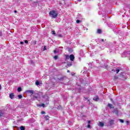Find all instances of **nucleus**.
<instances>
[{"label": "nucleus", "instance_id": "obj_29", "mask_svg": "<svg viewBox=\"0 0 130 130\" xmlns=\"http://www.w3.org/2000/svg\"><path fill=\"white\" fill-rule=\"evenodd\" d=\"M116 71L117 72V74H118V73H119V69H116Z\"/></svg>", "mask_w": 130, "mask_h": 130}, {"label": "nucleus", "instance_id": "obj_9", "mask_svg": "<svg viewBox=\"0 0 130 130\" xmlns=\"http://www.w3.org/2000/svg\"><path fill=\"white\" fill-rule=\"evenodd\" d=\"M113 112L114 113H115L116 115L118 116V110H117V109H115L113 110Z\"/></svg>", "mask_w": 130, "mask_h": 130}, {"label": "nucleus", "instance_id": "obj_43", "mask_svg": "<svg viewBox=\"0 0 130 130\" xmlns=\"http://www.w3.org/2000/svg\"><path fill=\"white\" fill-rule=\"evenodd\" d=\"M129 122H128V121H126V123H129Z\"/></svg>", "mask_w": 130, "mask_h": 130}, {"label": "nucleus", "instance_id": "obj_54", "mask_svg": "<svg viewBox=\"0 0 130 130\" xmlns=\"http://www.w3.org/2000/svg\"><path fill=\"white\" fill-rule=\"evenodd\" d=\"M85 99H87V98H85Z\"/></svg>", "mask_w": 130, "mask_h": 130}, {"label": "nucleus", "instance_id": "obj_33", "mask_svg": "<svg viewBox=\"0 0 130 130\" xmlns=\"http://www.w3.org/2000/svg\"><path fill=\"white\" fill-rule=\"evenodd\" d=\"M25 43H26V44H28V41L27 40H25L24 41Z\"/></svg>", "mask_w": 130, "mask_h": 130}, {"label": "nucleus", "instance_id": "obj_6", "mask_svg": "<svg viewBox=\"0 0 130 130\" xmlns=\"http://www.w3.org/2000/svg\"><path fill=\"white\" fill-rule=\"evenodd\" d=\"M4 114H5V111L0 110V118H1V117H3V116H4Z\"/></svg>", "mask_w": 130, "mask_h": 130}, {"label": "nucleus", "instance_id": "obj_40", "mask_svg": "<svg viewBox=\"0 0 130 130\" xmlns=\"http://www.w3.org/2000/svg\"><path fill=\"white\" fill-rule=\"evenodd\" d=\"M34 44H36V41L34 42Z\"/></svg>", "mask_w": 130, "mask_h": 130}, {"label": "nucleus", "instance_id": "obj_34", "mask_svg": "<svg viewBox=\"0 0 130 130\" xmlns=\"http://www.w3.org/2000/svg\"><path fill=\"white\" fill-rule=\"evenodd\" d=\"M20 44H21V45H23V44H24V42H20Z\"/></svg>", "mask_w": 130, "mask_h": 130}, {"label": "nucleus", "instance_id": "obj_15", "mask_svg": "<svg viewBox=\"0 0 130 130\" xmlns=\"http://www.w3.org/2000/svg\"><path fill=\"white\" fill-rule=\"evenodd\" d=\"M45 119L46 120H48L49 119V116L46 115L45 116Z\"/></svg>", "mask_w": 130, "mask_h": 130}, {"label": "nucleus", "instance_id": "obj_51", "mask_svg": "<svg viewBox=\"0 0 130 130\" xmlns=\"http://www.w3.org/2000/svg\"><path fill=\"white\" fill-rule=\"evenodd\" d=\"M110 52H112V51H110Z\"/></svg>", "mask_w": 130, "mask_h": 130}, {"label": "nucleus", "instance_id": "obj_7", "mask_svg": "<svg viewBox=\"0 0 130 130\" xmlns=\"http://www.w3.org/2000/svg\"><path fill=\"white\" fill-rule=\"evenodd\" d=\"M75 59V56L73 54L70 55V60L71 61H74V60Z\"/></svg>", "mask_w": 130, "mask_h": 130}, {"label": "nucleus", "instance_id": "obj_50", "mask_svg": "<svg viewBox=\"0 0 130 130\" xmlns=\"http://www.w3.org/2000/svg\"><path fill=\"white\" fill-rule=\"evenodd\" d=\"M98 6H100V4H99Z\"/></svg>", "mask_w": 130, "mask_h": 130}, {"label": "nucleus", "instance_id": "obj_18", "mask_svg": "<svg viewBox=\"0 0 130 130\" xmlns=\"http://www.w3.org/2000/svg\"><path fill=\"white\" fill-rule=\"evenodd\" d=\"M17 91H18V92H21V91H22V88H21V87H18V88H17Z\"/></svg>", "mask_w": 130, "mask_h": 130}, {"label": "nucleus", "instance_id": "obj_27", "mask_svg": "<svg viewBox=\"0 0 130 130\" xmlns=\"http://www.w3.org/2000/svg\"><path fill=\"white\" fill-rule=\"evenodd\" d=\"M57 35H58V37H60V38L62 37V35H61L60 34H58Z\"/></svg>", "mask_w": 130, "mask_h": 130}, {"label": "nucleus", "instance_id": "obj_22", "mask_svg": "<svg viewBox=\"0 0 130 130\" xmlns=\"http://www.w3.org/2000/svg\"><path fill=\"white\" fill-rule=\"evenodd\" d=\"M59 81H61V82H62V81H63V77H61L60 78H58Z\"/></svg>", "mask_w": 130, "mask_h": 130}, {"label": "nucleus", "instance_id": "obj_16", "mask_svg": "<svg viewBox=\"0 0 130 130\" xmlns=\"http://www.w3.org/2000/svg\"><path fill=\"white\" fill-rule=\"evenodd\" d=\"M80 55L81 56H84V52H83V50L80 51Z\"/></svg>", "mask_w": 130, "mask_h": 130}, {"label": "nucleus", "instance_id": "obj_37", "mask_svg": "<svg viewBox=\"0 0 130 130\" xmlns=\"http://www.w3.org/2000/svg\"><path fill=\"white\" fill-rule=\"evenodd\" d=\"M128 56H129V59H130V53L128 54Z\"/></svg>", "mask_w": 130, "mask_h": 130}, {"label": "nucleus", "instance_id": "obj_20", "mask_svg": "<svg viewBox=\"0 0 130 130\" xmlns=\"http://www.w3.org/2000/svg\"><path fill=\"white\" fill-rule=\"evenodd\" d=\"M66 57V59H70V55H67Z\"/></svg>", "mask_w": 130, "mask_h": 130}, {"label": "nucleus", "instance_id": "obj_14", "mask_svg": "<svg viewBox=\"0 0 130 130\" xmlns=\"http://www.w3.org/2000/svg\"><path fill=\"white\" fill-rule=\"evenodd\" d=\"M108 107H110V108H113V105L111 104H108Z\"/></svg>", "mask_w": 130, "mask_h": 130}, {"label": "nucleus", "instance_id": "obj_44", "mask_svg": "<svg viewBox=\"0 0 130 130\" xmlns=\"http://www.w3.org/2000/svg\"><path fill=\"white\" fill-rule=\"evenodd\" d=\"M67 73H70V70H68Z\"/></svg>", "mask_w": 130, "mask_h": 130}, {"label": "nucleus", "instance_id": "obj_1", "mask_svg": "<svg viewBox=\"0 0 130 130\" xmlns=\"http://www.w3.org/2000/svg\"><path fill=\"white\" fill-rule=\"evenodd\" d=\"M49 16L53 18V19H55L57 17V13L54 10H52L50 11Z\"/></svg>", "mask_w": 130, "mask_h": 130}, {"label": "nucleus", "instance_id": "obj_48", "mask_svg": "<svg viewBox=\"0 0 130 130\" xmlns=\"http://www.w3.org/2000/svg\"><path fill=\"white\" fill-rule=\"evenodd\" d=\"M105 68H107V66H106L105 67Z\"/></svg>", "mask_w": 130, "mask_h": 130}, {"label": "nucleus", "instance_id": "obj_2", "mask_svg": "<svg viewBox=\"0 0 130 130\" xmlns=\"http://www.w3.org/2000/svg\"><path fill=\"white\" fill-rule=\"evenodd\" d=\"M42 98H43V99H44V100H45L46 104H48V102L49 101V97H48V96H47V95L46 94L43 95Z\"/></svg>", "mask_w": 130, "mask_h": 130}, {"label": "nucleus", "instance_id": "obj_45", "mask_svg": "<svg viewBox=\"0 0 130 130\" xmlns=\"http://www.w3.org/2000/svg\"><path fill=\"white\" fill-rule=\"evenodd\" d=\"M2 89V86L0 85V90Z\"/></svg>", "mask_w": 130, "mask_h": 130}, {"label": "nucleus", "instance_id": "obj_17", "mask_svg": "<svg viewBox=\"0 0 130 130\" xmlns=\"http://www.w3.org/2000/svg\"><path fill=\"white\" fill-rule=\"evenodd\" d=\"M40 107H45V105L44 104H42L39 105Z\"/></svg>", "mask_w": 130, "mask_h": 130}, {"label": "nucleus", "instance_id": "obj_11", "mask_svg": "<svg viewBox=\"0 0 130 130\" xmlns=\"http://www.w3.org/2000/svg\"><path fill=\"white\" fill-rule=\"evenodd\" d=\"M99 125V126H101L102 127H103V126H104V123L102 122H100Z\"/></svg>", "mask_w": 130, "mask_h": 130}, {"label": "nucleus", "instance_id": "obj_42", "mask_svg": "<svg viewBox=\"0 0 130 130\" xmlns=\"http://www.w3.org/2000/svg\"><path fill=\"white\" fill-rule=\"evenodd\" d=\"M44 50H46V48L45 47H44Z\"/></svg>", "mask_w": 130, "mask_h": 130}, {"label": "nucleus", "instance_id": "obj_39", "mask_svg": "<svg viewBox=\"0 0 130 130\" xmlns=\"http://www.w3.org/2000/svg\"><path fill=\"white\" fill-rule=\"evenodd\" d=\"M57 52H56V50H54V53L55 54V53H56Z\"/></svg>", "mask_w": 130, "mask_h": 130}, {"label": "nucleus", "instance_id": "obj_24", "mask_svg": "<svg viewBox=\"0 0 130 130\" xmlns=\"http://www.w3.org/2000/svg\"><path fill=\"white\" fill-rule=\"evenodd\" d=\"M18 97L19 98V99H22V95H18Z\"/></svg>", "mask_w": 130, "mask_h": 130}, {"label": "nucleus", "instance_id": "obj_28", "mask_svg": "<svg viewBox=\"0 0 130 130\" xmlns=\"http://www.w3.org/2000/svg\"><path fill=\"white\" fill-rule=\"evenodd\" d=\"M57 57H58V56L56 55V56H54V59L56 60V59H57Z\"/></svg>", "mask_w": 130, "mask_h": 130}, {"label": "nucleus", "instance_id": "obj_3", "mask_svg": "<svg viewBox=\"0 0 130 130\" xmlns=\"http://www.w3.org/2000/svg\"><path fill=\"white\" fill-rule=\"evenodd\" d=\"M39 97V93H35L34 94V97L32 98V100H36L38 99Z\"/></svg>", "mask_w": 130, "mask_h": 130}, {"label": "nucleus", "instance_id": "obj_49", "mask_svg": "<svg viewBox=\"0 0 130 130\" xmlns=\"http://www.w3.org/2000/svg\"><path fill=\"white\" fill-rule=\"evenodd\" d=\"M79 2H81V0H79Z\"/></svg>", "mask_w": 130, "mask_h": 130}, {"label": "nucleus", "instance_id": "obj_46", "mask_svg": "<svg viewBox=\"0 0 130 130\" xmlns=\"http://www.w3.org/2000/svg\"><path fill=\"white\" fill-rule=\"evenodd\" d=\"M14 13H17V11L15 10V11H14Z\"/></svg>", "mask_w": 130, "mask_h": 130}, {"label": "nucleus", "instance_id": "obj_4", "mask_svg": "<svg viewBox=\"0 0 130 130\" xmlns=\"http://www.w3.org/2000/svg\"><path fill=\"white\" fill-rule=\"evenodd\" d=\"M114 124V120L113 119H111L109 121V126H111Z\"/></svg>", "mask_w": 130, "mask_h": 130}, {"label": "nucleus", "instance_id": "obj_30", "mask_svg": "<svg viewBox=\"0 0 130 130\" xmlns=\"http://www.w3.org/2000/svg\"><path fill=\"white\" fill-rule=\"evenodd\" d=\"M42 114H45V112L44 111H42Z\"/></svg>", "mask_w": 130, "mask_h": 130}, {"label": "nucleus", "instance_id": "obj_32", "mask_svg": "<svg viewBox=\"0 0 130 130\" xmlns=\"http://www.w3.org/2000/svg\"><path fill=\"white\" fill-rule=\"evenodd\" d=\"M87 127H88V128H90V127H91V125L88 124V125H87Z\"/></svg>", "mask_w": 130, "mask_h": 130}, {"label": "nucleus", "instance_id": "obj_35", "mask_svg": "<svg viewBox=\"0 0 130 130\" xmlns=\"http://www.w3.org/2000/svg\"><path fill=\"white\" fill-rule=\"evenodd\" d=\"M88 124H90V123H91V121L90 120L88 121Z\"/></svg>", "mask_w": 130, "mask_h": 130}, {"label": "nucleus", "instance_id": "obj_52", "mask_svg": "<svg viewBox=\"0 0 130 130\" xmlns=\"http://www.w3.org/2000/svg\"><path fill=\"white\" fill-rule=\"evenodd\" d=\"M98 60H96V62H98Z\"/></svg>", "mask_w": 130, "mask_h": 130}, {"label": "nucleus", "instance_id": "obj_13", "mask_svg": "<svg viewBox=\"0 0 130 130\" xmlns=\"http://www.w3.org/2000/svg\"><path fill=\"white\" fill-rule=\"evenodd\" d=\"M98 34H101L102 33V30L100 29H98L97 30Z\"/></svg>", "mask_w": 130, "mask_h": 130}, {"label": "nucleus", "instance_id": "obj_25", "mask_svg": "<svg viewBox=\"0 0 130 130\" xmlns=\"http://www.w3.org/2000/svg\"><path fill=\"white\" fill-rule=\"evenodd\" d=\"M52 34H53V35H55V31L52 30Z\"/></svg>", "mask_w": 130, "mask_h": 130}, {"label": "nucleus", "instance_id": "obj_19", "mask_svg": "<svg viewBox=\"0 0 130 130\" xmlns=\"http://www.w3.org/2000/svg\"><path fill=\"white\" fill-rule=\"evenodd\" d=\"M39 84H40L39 81L37 80L36 81V85H37V86H39Z\"/></svg>", "mask_w": 130, "mask_h": 130}, {"label": "nucleus", "instance_id": "obj_53", "mask_svg": "<svg viewBox=\"0 0 130 130\" xmlns=\"http://www.w3.org/2000/svg\"><path fill=\"white\" fill-rule=\"evenodd\" d=\"M79 91H81V89H79Z\"/></svg>", "mask_w": 130, "mask_h": 130}, {"label": "nucleus", "instance_id": "obj_12", "mask_svg": "<svg viewBox=\"0 0 130 130\" xmlns=\"http://www.w3.org/2000/svg\"><path fill=\"white\" fill-rule=\"evenodd\" d=\"M27 93H29L30 94H34V90H27Z\"/></svg>", "mask_w": 130, "mask_h": 130}, {"label": "nucleus", "instance_id": "obj_21", "mask_svg": "<svg viewBox=\"0 0 130 130\" xmlns=\"http://www.w3.org/2000/svg\"><path fill=\"white\" fill-rule=\"evenodd\" d=\"M119 121H120V122H121V123H123V122H124V121L121 119H119Z\"/></svg>", "mask_w": 130, "mask_h": 130}, {"label": "nucleus", "instance_id": "obj_23", "mask_svg": "<svg viewBox=\"0 0 130 130\" xmlns=\"http://www.w3.org/2000/svg\"><path fill=\"white\" fill-rule=\"evenodd\" d=\"M20 129L21 130H25V127L23 126H21L20 127Z\"/></svg>", "mask_w": 130, "mask_h": 130}, {"label": "nucleus", "instance_id": "obj_47", "mask_svg": "<svg viewBox=\"0 0 130 130\" xmlns=\"http://www.w3.org/2000/svg\"><path fill=\"white\" fill-rule=\"evenodd\" d=\"M106 47H109V46H106Z\"/></svg>", "mask_w": 130, "mask_h": 130}, {"label": "nucleus", "instance_id": "obj_41", "mask_svg": "<svg viewBox=\"0 0 130 130\" xmlns=\"http://www.w3.org/2000/svg\"><path fill=\"white\" fill-rule=\"evenodd\" d=\"M0 36H2V32L0 31Z\"/></svg>", "mask_w": 130, "mask_h": 130}, {"label": "nucleus", "instance_id": "obj_10", "mask_svg": "<svg viewBox=\"0 0 130 130\" xmlns=\"http://www.w3.org/2000/svg\"><path fill=\"white\" fill-rule=\"evenodd\" d=\"M93 100H94V101H99V97L98 95H96L95 98L93 99Z\"/></svg>", "mask_w": 130, "mask_h": 130}, {"label": "nucleus", "instance_id": "obj_26", "mask_svg": "<svg viewBox=\"0 0 130 130\" xmlns=\"http://www.w3.org/2000/svg\"><path fill=\"white\" fill-rule=\"evenodd\" d=\"M80 22H81V20H77L76 21V23H77V24H79V23H80Z\"/></svg>", "mask_w": 130, "mask_h": 130}, {"label": "nucleus", "instance_id": "obj_5", "mask_svg": "<svg viewBox=\"0 0 130 130\" xmlns=\"http://www.w3.org/2000/svg\"><path fill=\"white\" fill-rule=\"evenodd\" d=\"M96 42H97L98 44H99V43H102L104 42V40L102 39H98V40H96Z\"/></svg>", "mask_w": 130, "mask_h": 130}, {"label": "nucleus", "instance_id": "obj_8", "mask_svg": "<svg viewBox=\"0 0 130 130\" xmlns=\"http://www.w3.org/2000/svg\"><path fill=\"white\" fill-rule=\"evenodd\" d=\"M9 97L10 99H14L15 97V95H14V93H12L9 94Z\"/></svg>", "mask_w": 130, "mask_h": 130}, {"label": "nucleus", "instance_id": "obj_31", "mask_svg": "<svg viewBox=\"0 0 130 130\" xmlns=\"http://www.w3.org/2000/svg\"><path fill=\"white\" fill-rule=\"evenodd\" d=\"M30 63H31L32 64H33V63H34V62H33V60H30Z\"/></svg>", "mask_w": 130, "mask_h": 130}, {"label": "nucleus", "instance_id": "obj_36", "mask_svg": "<svg viewBox=\"0 0 130 130\" xmlns=\"http://www.w3.org/2000/svg\"><path fill=\"white\" fill-rule=\"evenodd\" d=\"M116 79H117V76H115V77H114V79H115V80H116Z\"/></svg>", "mask_w": 130, "mask_h": 130}, {"label": "nucleus", "instance_id": "obj_38", "mask_svg": "<svg viewBox=\"0 0 130 130\" xmlns=\"http://www.w3.org/2000/svg\"><path fill=\"white\" fill-rule=\"evenodd\" d=\"M71 75H72V76H74V75H75V73H72Z\"/></svg>", "mask_w": 130, "mask_h": 130}]
</instances>
